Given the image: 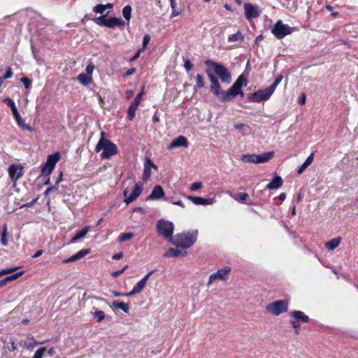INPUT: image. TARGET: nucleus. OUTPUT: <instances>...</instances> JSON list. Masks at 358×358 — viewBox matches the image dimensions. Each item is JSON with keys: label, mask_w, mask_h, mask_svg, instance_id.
<instances>
[{"label": "nucleus", "mask_w": 358, "mask_h": 358, "mask_svg": "<svg viewBox=\"0 0 358 358\" xmlns=\"http://www.w3.org/2000/svg\"><path fill=\"white\" fill-rule=\"evenodd\" d=\"M206 73L211 83V91L220 101H228L239 94L232 87L226 92L222 91L218 78L210 70H206Z\"/></svg>", "instance_id": "1"}, {"label": "nucleus", "mask_w": 358, "mask_h": 358, "mask_svg": "<svg viewBox=\"0 0 358 358\" xmlns=\"http://www.w3.org/2000/svg\"><path fill=\"white\" fill-rule=\"evenodd\" d=\"M198 236V230H193L192 231H185L177 234L171 241V243L176 247L182 249H187L191 248L196 241Z\"/></svg>", "instance_id": "2"}, {"label": "nucleus", "mask_w": 358, "mask_h": 358, "mask_svg": "<svg viewBox=\"0 0 358 358\" xmlns=\"http://www.w3.org/2000/svg\"><path fill=\"white\" fill-rule=\"evenodd\" d=\"M101 150H103L101 154V157L103 159H109L117 154L116 145L105 138V132L103 131L101 133V138L95 148V151L96 152H99Z\"/></svg>", "instance_id": "3"}, {"label": "nucleus", "mask_w": 358, "mask_h": 358, "mask_svg": "<svg viewBox=\"0 0 358 358\" xmlns=\"http://www.w3.org/2000/svg\"><path fill=\"white\" fill-rule=\"evenodd\" d=\"M205 64L209 67L207 70L213 73V72L220 78V80L227 84H229L231 81V76L229 70L222 64L213 62L212 60H206Z\"/></svg>", "instance_id": "4"}, {"label": "nucleus", "mask_w": 358, "mask_h": 358, "mask_svg": "<svg viewBox=\"0 0 358 358\" xmlns=\"http://www.w3.org/2000/svg\"><path fill=\"white\" fill-rule=\"evenodd\" d=\"M158 233L171 243L173 241V224L164 220H160L157 224Z\"/></svg>", "instance_id": "5"}, {"label": "nucleus", "mask_w": 358, "mask_h": 358, "mask_svg": "<svg viewBox=\"0 0 358 358\" xmlns=\"http://www.w3.org/2000/svg\"><path fill=\"white\" fill-rule=\"evenodd\" d=\"M3 102L5 103H6L8 106L10 107L12 113L17 123V125L23 129H26L29 131H33L34 129L31 127H30L29 125L25 124L24 120L20 116V113L17 111V109L15 106L14 101L9 98H6L3 99Z\"/></svg>", "instance_id": "6"}, {"label": "nucleus", "mask_w": 358, "mask_h": 358, "mask_svg": "<svg viewBox=\"0 0 358 358\" xmlns=\"http://www.w3.org/2000/svg\"><path fill=\"white\" fill-rule=\"evenodd\" d=\"M266 309L268 312L273 315H279L287 311L288 301L287 300L275 301L273 303L267 304Z\"/></svg>", "instance_id": "7"}, {"label": "nucleus", "mask_w": 358, "mask_h": 358, "mask_svg": "<svg viewBox=\"0 0 358 358\" xmlns=\"http://www.w3.org/2000/svg\"><path fill=\"white\" fill-rule=\"evenodd\" d=\"M293 30V27H290L287 24H283L282 20H279L273 26L272 33L277 38L281 39L285 36L290 34Z\"/></svg>", "instance_id": "8"}, {"label": "nucleus", "mask_w": 358, "mask_h": 358, "mask_svg": "<svg viewBox=\"0 0 358 358\" xmlns=\"http://www.w3.org/2000/svg\"><path fill=\"white\" fill-rule=\"evenodd\" d=\"M274 92L270 87H267L263 90H260L248 96V99L252 102H261L267 100L273 94Z\"/></svg>", "instance_id": "9"}, {"label": "nucleus", "mask_w": 358, "mask_h": 358, "mask_svg": "<svg viewBox=\"0 0 358 358\" xmlns=\"http://www.w3.org/2000/svg\"><path fill=\"white\" fill-rule=\"evenodd\" d=\"M231 271V268L229 266H224L217 271V272L211 274L209 276L208 286L211 285L215 282L217 280L225 281L229 278V272Z\"/></svg>", "instance_id": "10"}, {"label": "nucleus", "mask_w": 358, "mask_h": 358, "mask_svg": "<svg viewBox=\"0 0 358 358\" xmlns=\"http://www.w3.org/2000/svg\"><path fill=\"white\" fill-rule=\"evenodd\" d=\"M60 159V155L59 152H55L48 157L45 164L41 169L42 175H49L53 171L55 164Z\"/></svg>", "instance_id": "11"}, {"label": "nucleus", "mask_w": 358, "mask_h": 358, "mask_svg": "<svg viewBox=\"0 0 358 358\" xmlns=\"http://www.w3.org/2000/svg\"><path fill=\"white\" fill-rule=\"evenodd\" d=\"M8 171L14 184H15L17 180L22 177L24 174L23 167L21 165L12 164L9 166Z\"/></svg>", "instance_id": "12"}, {"label": "nucleus", "mask_w": 358, "mask_h": 358, "mask_svg": "<svg viewBox=\"0 0 358 358\" xmlns=\"http://www.w3.org/2000/svg\"><path fill=\"white\" fill-rule=\"evenodd\" d=\"M142 192V187L138 184L136 183L135 185L134 189L132 191V192L128 196V190L125 189L124 191V203L127 204L130 203L134 200H135Z\"/></svg>", "instance_id": "13"}, {"label": "nucleus", "mask_w": 358, "mask_h": 358, "mask_svg": "<svg viewBox=\"0 0 358 358\" xmlns=\"http://www.w3.org/2000/svg\"><path fill=\"white\" fill-rule=\"evenodd\" d=\"M245 15L247 19L256 18L259 16V8L250 3H246L244 5Z\"/></svg>", "instance_id": "14"}, {"label": "nucleus", "mask_w": 358, "mask_h": 358, "mask_svg": "<svg viewBox=\"0 0 358 358\" xmlns=\"http://www.w3.org/2000/svg\"><path fill=\"white\" fill-rule=\"evenodd\" d=\"M43 343H45V341L37 342L36 341H35L34 336L31 335L27 336V341H20L19 342V345L20 347L26 348L29 350H32L36 345H41Z\"/></svg>", "instance_id": "15"}, {"label": "nucleus", "mask_w": 358, "mask_h": 358, "mask_svg": "<svg viewBox=\"0 0 358 358\" xmlns=\"http://www.w3.org/2000/svg\"><path fill=\"white\" fill-rule=\"evenodd\" d=\"M152 168L155 170L157 169V166L150 160V159L146 158L144 162V169L142 176V179L143 181H147L150 178Z\"/></svg>", "instance_id": "16"}, {"label": "nucleus", "mask_w": 358, "mask_h": 358, "mask_svg": "<svg viewBox=\"0 0 358 358\" xmlns=\"http://www.w3.org/2000/svg\"><path fill=\"white\" fill-rule=\"evenodd\" d=\"M188 146V142L187 138L183 136H180L176 139L173 140L171 143L168 146V149L171 150L177 147L187 148Z\"/></svg>", "instance_id": "17"}, {"label": "nucleus", "mask_w": 358, "mask_h": 358, "mask_svg": "<svg viewBox=\"0 0 358 358\" xmlns=\"http://www.w3.org/2000/svg\"><path fill=\"white\" fill-rule=\"evenodd\" d=\"M248 84V82H247V80L246 78H245L243 76H240L238 79L234 82V83L233 84V85L231 86L234 90H236V91L238 92V94H240V95L241 96H243V93L241 90V88L243 87V86H246Z\"/></svg>", "instance_id": "18"}, {"label": "nucleus", "mask_w": 358, "mask_h": 358, "mask_svg": "<svg viewBox=\"0 0 358 358\" xmlns=\"http://www.w3.org/2000/svg\"><path fill=\"white\" fill-rule=\"evenodd\" d=\"M248 84V82H247V80L246 78H245L243 76H240L238 79L234 82V83L233 84V85L231 86L234 90H236V91L238 92V94H240V95L241 96H243V93L241 90V88L243 87V86H246Z\"/></svg>", "instance_id": "19"}, {"label": "nucleus", "mask_w": 358, "mask_h": 358, "mask_svg": "<svg viewBox=\"0 0 358 358\" xmlns=\"http://www.w3.org/2000/svg\"><path fill=\"white\" fill-rule=\"evenodd\" d=\"M187 255V252L185 250H181L178 248H169L167 250L164 256L166 257H184Z\"/></svg>", "instance_id": "20"}, {"label": "nucleus", "mask_w": 358, "mask_h": 358, "mask_svg": "<svg viewBox=\"0 0 358 358\" xmlns=\"http://www.w3.org/2000/svg\"><path fill=\"white\" fill-rule=\"evenodd\" d=\"M164 195V192L163 188L160 185H156L151 194L148 196V199L154 200V199H159L163 197Z\"/></svg>", "instance_id": "21"}, {"label": "nucleus", "mask_w": 358, "mask_h": 358, "mask_svg": "<svg viewBox=\"0 0 358 358\" xmlns=\"http://www.w3.org/2000/svg\"><path fill=\"white\" fill-rule=\"evenodd\" d=\"M125 22L120 17H110L107 20V26L108 28H114L115 27H123Z\"/></svg>", "instance_id": "22"}, {"label": "nucleus", "mask_w": 358, "mask_h": 358, "mask_svg": "<svg viewBox=\"0 0 358 358\" xmlns=\"http://www.w3.org/2000/svg\"><path fill=\"white\" fill-rule=\"evenodd\" d=\"M187 198L195 205H209L213 203L212 199L192 196H188Z\"/></svg>", "instance_id": "23"}, {"label": "nucleus", "mask_w": 358, "mask_h": 358, "mask_svg": "<svg viewBox=\"0 0 358 358\" xmlns=\"http://www.w3.org/2000/svg\"><path fill=\"white\" fill-rule=\"evenodd\" d=\"M274 155L273 151L257 155L256 164L265 163L269 161Z\"/></svg>", "instance_id": "24"}, {"label": "nucleus", "mask_w": 358, "mask_h": 358, "mask_svg": "<svg viewBox=\"0 0 358 358\" xmlns=\"http://www.w3.org/2000/svg\"><path fill=\"white\" fill-rule=\"evenodd\" d=\"M282 180L280 176H276L273 180L266 185L268 189H275L280 187L282 185Z\"/></svg>", "instance_id": "25"}, {"label": "nucleus", "mask_w": 358, "mask_h": 358, "mask_svg": "<svg viewBox=\"0 0 358 358\" xmlns=\"http://www.w3.org/2000/svg\"><path fill=\"white\" fill-rule=\"evenodd\" d=\"M89 252H90V250H88V249L81 250L75 254L74 255L71 256L68 259H66L64 261V262H72L76 261L78 259H82L85 255L89 254Z\"/></svg>", "instance_id": "26"}, {"label": "nucleus", "mask_w": 358, "mask_h": 358, "mask_svg": "<svg viewBox=\"0 0 358 358\" xmlns=\"http://www.w3.org/2000/svg\"><path fill=\"white\" fill-rule=\"evenodd\" d=\"M139 105L140 104L136 103L134 101H132L131 103V104L127 110V118L129 120H131L134 118L135 115H136V111L138 109V107L139 106Z\"/></svg>", "instance_id": "27"}, {"label": "nucleus", "mask_w": 358, "mask_h": 358, "mask_svg": "<svg viewBox=\"0 0 358 358\" xmlns=\"http://www.w3.org/2000/svg\"><path fill=\"white\" fill-rule=\"evenodd\" d=\"M76 80H78L82 85L86 86L92 83V78L90 75H87L85 73H80L78 76Z\"/></svg>", "instance_id": "28"}, {"label": "nucleus", "mask_w": 358, "mask_h": 358, "mask_svg": "<svg viewBox=\"0 0 358 358\" xmlns=\"http://www.w3.org/2000/svg\"><path fill=\"white\" fill-rule=\"evenodd\" d=\"M145 287V284L140 280L132 289L130 292H128L126 295L127 296H133L136 294L140 293Z\"/></svg>", "instance_id": "29"}, {"label": "nucleus", "mask_w": 358, "mask_h": 358, "mask_svg": "<svg viewBox=\"0 0 358 358\" xmlns=\"http://www.w3.org/2000/svg\"><path fill=\"white\" fill-rule=\"evenodd\" d=\"M112 306L115 308L121 309L125 313H127L129 310V304L120 301H114L112 303Z\"/></svg>", "instance_id": "30"}, {"label": "nucleus", "mask_w": 358, "mask_h": 358, "mask_svg": "<svg viewBox=\"0 0 358 358\" xmlns=\"http://www.w3.org/2000/svg\"><path fill=\"white\" fill-rule=\"evenodd\" d=\"M292 316L297 320H301L303 322H308L309 320V317L308 315H305L302 311L300 310H294L292 313Z\"/></svg>", "instance_id": "31"}, {"label": "nucleus", "mask_w": 358, "mask_h": 358, "mask_svg": "<svg viewBox=\"0 0 358 358\" xmlns=\"http://www.w3.org/2000/svg\"><path fill=\"white\" fill-rule=\"evenodd\" d=\"M90 226L85 227L82 230L79 231L72 238L71 242L76 243L79 239L85 237L90 230Z\"/></svg>", "instance_id": "32"}, {"label": "nucleus", "mask_w": 358, "mask_h": 358, "mask_svg": "<svg viewBox=\"0 0 358 358\" xmlns=\"http://www.w3.org/2000/svg\"><path fill=\"white\" fill-rule=\"evenodd\" d=\"M341 241V238L340 237L335 238L330 240L329 241H327L325 243V246L329 250H334L339 245Z\"/></svg>", "instance_id": "33"}, {"label": "nucleus", "mask_w": 358, "mask_h": 358, "mask_svg": "<svg viewBox=\"0 0 358 358\" xmlns=\"http://www.w3.org/2000/svg\"><path fill=\"white\" fill-rule=\"evenodd\" d=\"M132 8L131 6H126L122 9V15L124 18L127 21V24L131 17Z\"/></svg>", "instance_id": "34"}, {"label": "nucleus", "mask_w": 358, "mask_h": 358, "mask_svg": "<svg viewBox=\"0 0 358 358\" xmlns=\"http://www.w3.org/2000/svg\"><path fill=\"white\" fill-rule=\"evenodd\" d=\"M257 155L255 154H243L241 155V160L243 162L255 163L256 164Z\"/></svg>", "instance_id": "35"}, {"label": "nucleus", "mask_w": 358, "mask_h": 358, "mask_svg": "<svg viewBox=\"0 0 358 358\" xmlns=\"http://www.w3.org/2000/svg\"><path fill=\"white\" fill-rule=\"evenodd\" d=\"M243 36L241 34V31H237L236 34H232L228 37V41L231 42H236V41H243Z\"/></svg>", "instance_id": "36"}, {"label": "nucleus", "mask_w": 358, "mask_h": 358, "mask_svg": "<svg viewBox=\"0 0 358 358\" xmlns=\"http://www.w3.org/2000/svg\"><path fill=\"white\" fill-rule=\"evenodd\" d=\"M94 312L93 313V317L96 319L97 322H102L106 318V314L102 310H99L97 309H95Z\"/></svg>", "instance_id": "37"}, {"label": "nucleus", "mask_w": 358, "mask_h": 358, "mask_svg": "<svg viewBox=\"0 0 358 358\" xmlns=\"http://www.w3.org/2000/svg\"><path fill=\"white\" fill-rule=\"evenodd\" d=\"M107 15H108V13H106V15H103V16H101V17H95L94 19V22L97 25L106 27L107 26V20L108 19H106V16Z\"/></svg>", "instance_id": "38"}, {"label": "nucleus", "mask_w": 358, "mask_h": 358, "mask_svg": "<svg viewBox=\"0 0 358 358\" xmlns=\"http://www.w3.org/2000/svg\"><path fill=\"white\" fill-rule=\"evenodd\" d=\"M7 226L6 224L3 225V231L1 233V242L3 246H6L8 245V240H7Z\"/></svg>", "instance_id": "39"}, {"label": "nucleus", "mask_w": 358, "mask_h": 358, "mask_svg": "<svg viewBox=\"0 0 358 358\" xmlns=\"http://www.w3.org/2000/svg\"><path fill=\"white\" fill-rule=\"evenodd\" d=\"M196 85L195 87V89H196V88L201 89V88L203 87L205 84H204L203 76H201L200 74H197L196 76Z\"/></svg>", "instance_id": "40"}, {"label": "nucleus", "mask_w": 358, "mask_h": 358, "mask_svg": "<svg viewBox=\"0 0 358 358\" xmlns=\"http://www.w3.org/2000/svg\"><path fill=\"white\" fill-rule=\"evenodd\" d=\"M233 197L236 201L244 202L248 199L249 195L247 193H238Z\"/></svg>", "instance_id": "41"}, {"label": "nucleus", "mask_w": 358, "mask_h": 358, "mask_svg": "<svg viewBox=\"0 0 358 358\" xmlns=\"http://www.w3.org/2000/svg\"><path fill=\"white\" fill-rule=\"evenodd\" d=\"M47 348L45 347H41L38 348L34 353L33 358H43Z\"/></svg>", "instance_id": "42"}, {"label": "nucleus", "mask_w": 358, "mask_h": 358, "mask_svg": "<svg viewBox=\"0 0 358 358\" xmlns=\"http://www.w3.org/2000/svg\"><path fill=\"white\" fill-rule=\"evenodd\" d=\"M134 237V234L132 233H124L119 236V241L120 243L124 242L126 241L130 240Z\"/></svg>", "instance_id": "43"}, {"label": "nucleus", "mask_w": 358, "mask_h": 358, "mask_svg": "<svg viewBox=\"0 0 358 358\" xmlns=\"http://www.w3.org/2000/svg\"><path fill=\"white\" fill-rule=\"evenodd\" d=\"M23 273H24V271H21V272L16 273H15L13 275H11L10 276H8V277L4 278L5 282L7 283V282H8L10 281L15 280L19 277H20L23 274Z\"/></svg>", "instance_id": "44"}, {"label": "nucleus", "mask_w": 358, "mask_h": 358, "mask_svg": "<svg viewBox=\"0 0 358 358\" xmlns=\"http://www.w3.org/2000/svg\"><path fill=\"white\" fill-rule=\"evenodd\" d=\"M282 78H283V76L282 74L278 76V77L275 79L273 84L269 86L273 92L275 91V88L279 85V83L282 81Z\"/></svg>", "instance_id": "45"}, {"label": "nucleus", "mask_w": 358, "mask_h": 358, "mask_svg": "<svg viewBox=\"0 0 358 358\" xmlns=\"http://www.w3.org/2000/svg\"><path fill=\"white\" fill-rule=\"evenodd\" d=\"M105 8L103 4H98L93 8V11L96 13L103 14L105 11Z\"/></svg>", "instance_id": "46"}, {"label": "nucleus", "mask_w": 358, "mask_h": 358, "mask_svg": "<svg viewBox=\"0 0 358 358\" xmlns=\"http://www.w3.org/2000/svg\"><path fill=\"white\" fill-rule=\"evenodd\" d=\"M17 267H12L10 268L3 269V270L0 271V277L3 275H6V274L13 273V272L17 270Z\"/></svg>", "instance_id": "47"}, {"label": "nucleus", "mask_w": 358, "mask_h": 358, "mask_svg": "<svg viewBox=\"0 0 358 358\" xmlns=\"http://www.w3.org/2000/svg\"><path fill=\"white\" fill-rule=\"evenodd\" d=\"M202 187V183L201 182H193L189 189L191 191H196L197 189H199Z\"/></svg>", "instance_id": "48"}, {"label": "nucleus", "mask_w": 358, "mask_h": 358, "mask_svg": "<svg viewBox=\"0 0 358 358\" xmlns=\"http://www.w3.org/2000/svg\"><path fill=\"white\" fill-rule=\"evenodd\" d=\"M94 70V65L90 62L86 67L85 69V71H86V73L87 75H90L92 76V74L93 73Z\"/></svg>", "instance_id": "49"}, {"label": "nucleus", "mask_w": 358, "mask_h": 358, "mask_svg": "<svg viewBox=\"0 0 358 358\" xmlns=\"http://www.w3.org/2000/svg\"><path fill=\"white\" fill-rule=\"evenodd\" d=\"M21 82L24 85L26 89H29L31 84V80L26 77H22L20 79Z\"/></svg>", "instance_id": "50"}, {"label": "nucleus", "mask_w": 358, "mask_h": 358, "mask_svg": "<svg viewBox=\"0 0 358 358\" xmlns=\"http://www.w3.org/2000/svg\"><path fill=\"white\" fill-rule=\"evenodd\" d=\"M17 345L15 344L13 340H10L9 342V345H8V349L10 352H14L17 350Z\"/></svg>", "instance_id": "51"}, {"label": "nucleus", "mask_w": 358, "mask_h": 358, "mask_svg": "<svg viewBox=\"0 0 358 358\" xmlns=\"http://www.w3.org/2000/svg\"><path fill=\"white\" fill-rule=\"evenodd\" d=\"M150 40V36L148 34H145L143 36V48H141V50H144V49L145 48L146 45L149 43Z\"/></svg>", "instance_id": "52"}, {"label": "nucleus", "mask_w": 358, "mask_h": 358, "mask_svg": "<svg viewBox=\"0 0 358 358\" xmlns=\"http://www.w3.org/2000/svg\"><path fill=\"white\" fill-rule=\"evenodd\" d=\"M313 158H314V154L313 153H311L308 157V158L306 159V161L304 162V164L308 167L311 163L313 162Z\"/></svg>", "instance_id": "53"}, {"label": "nucleus", "mask_w": 358, "mask_h": 358, "mask_svg": "<svg viewBox=\"0 0 358 358\" xmlns=\"http://www.w3.org/2000/svg\"><path fill=\"white\" fill-rule=\"evenodd\" d=\"M143 95V90H141V92L140 93H138L134 100L133 101L134 102L136 103H138L140 104L141 103V101L142 100V96Z\"/></svg>", "instance_id": "54"}, {"label": "nucleus", "mask_w": 358, "mask_h": 358, "mask_svg": "<svg viewBox=\"0 0 358 358\" xmlns=\"http://www.w3.org/2000/svg\"><path fill=\"white\" fill-rule=\"evenodd\" d=\"M128 267V265H126L121 270H118V271H114L111 273V275L113 277V278H116L117 277L118 275H120V274H122L124 270Z\"/></svg>", "instance_id": "55"}, {"label": "nucleus", "mask_w": 358, "mask_h": 358, "mask_svg": "<svg viewBox=\"0 0 358 358\" xmlns=\"http://www.w3.org/2000/svg\"><path fill=\"white\" fill-rule=\"evenodd\" d=\"M184 68L185 69V70L187 72L189 71L192 69V64L191 62L189 59H185V60Z\"/></svg>", "instance_id": "56"}, {"label": "nucleus", "mask_w": 358, "mask_h": 358, "mask_svg": "<svg viewBox=\"0 0 358 358\" xmlns=\"http://www.w3.org/2000/svg\"><path fill=\"white\" fill-rule=\"evenodd\" d=\"M13 76V72L10 68H8L5 75L3 76V79L6 80L7 78H10Z\"/></svg>", "instance_id": "57"}, {"label": "nucleus", "mask_w": 358, "mask_h": 358, "mask_svg": "<svg viewBox=\"0 0 358 358\" xmlns=\"http://www.w3.org/2000/svg\"><path fill=\"white\" fill-rule=\"evenodd\" d=\"M134 96V92L131 90H127L125 96L127 99H130Z\"/></svg>", "instance_id": "58"}, {"label": "nucleus", "mask_w": 358, "mask_h": 358, "mask_svg": "<svg viewBox=\"0 0 358 358\" xmlns=\"http://www.w3.org/2000/svg\"><path fill=\"white\" fill-rule=\"evenodd\" d=\"M153 273V271H150L148 273H147L141 280L143 282L145 285L146 282L149 278V277Z\"/></svg>", "instance_id": "59"}, {"label": "nucleus", "mask_w": 358, "mask_h": 358, "mask_svg": "<svg viewBox=\"0 0 358 358\" xmlns=\"http://www.w3.org/2000/svg\"><path fill=\"white\" fill-rule=\"evenodd\" d=\"M306 95L305 94H303L301 95V96L299 98V103L301 104V105H304L306 103Z\"/></svg>", "instance_id": "60"}, {"label": "nucleus", "mask_w": 358, "mask_h": 358, "mask_svg": "<svg viewBox=\"0 0 358 358\" xmlns=\"http://www.w3.org/2000/svg\"><path fill=\"white\" fill-rule=\"evenodd\" d=\"M122 257H123V253L118 252V253L115 254L112 258H113V259L117 260V259H120Z\"/></svg>", "instance_id": "61"}, {"label": "nucleus", "mask_w": 358, "mask_h": 358, "mask_svg": "<svg viewBox=\"0 0 358 358\" xmlns=\"http://www.w3.org/2000/svg\"><path fill=\"white\" fill-rule=\"evenodd\" d=\"M143 50L140 49L137 51V52L134 55V56L131 59V61H134L136 60L137 58L139 57L141 53L143 52Z\"/></svg>", "instance_id": "62"}, {"label": "nucleus", "mask_w": 358, "mask_h": 358, "mask_svg": "<svg viewBox=\"0 0 358 358\" xmlns=\"http://www.w3.org/2000/svg\"><path fill=\"white\" fill-rule=\"evenodd\" d=\"M308 167L304 164H303L298 169L297 173L299 174H301Z\"/></svg>", "instance_id": "63"}, {"label": "nucleus", "mask_w": 358, "mask_h": 358, "mask_svg": "<svg viewBox=\"0 0 358 358\" xmlns=\"http://www.w3.org/2000/svg\"><path fill=\"white\" fill-rule=\"evenodd\" d=\"M234 127L236 129L241 130L245 127V124L243 123L235 124Z\"/></svg>", "instance_id": "64"}]
</instances>
